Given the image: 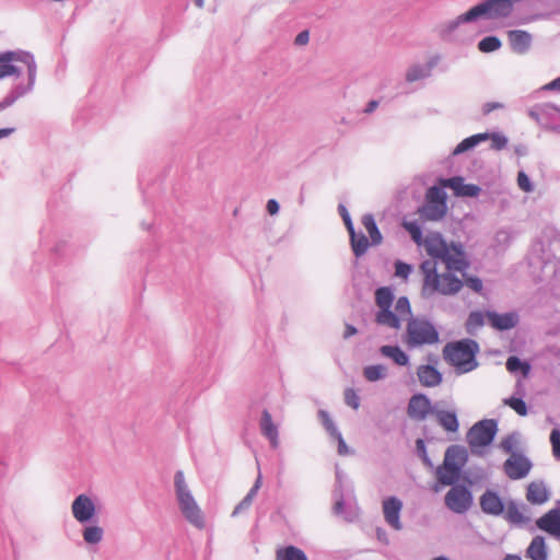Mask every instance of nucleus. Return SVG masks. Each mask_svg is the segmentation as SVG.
I'll return each instance as SVG.
<instances>
[{"label":"nucleus","mask_w":560,"mask_h":560,"mask_svg":"<svg viewBox=\"0 0 560 560\" xmlns=\"http://www.w3.org/2000/svg\"><path fill=\"white\" fill-rule=\"evenodd\" d=\"M427 254L434 259H441L450 271H458L463 275L465 284L476 293L483 289L482 280L478 276L467 275L470 260L460 242L447 243L441 233H435L431 240L425 242Z\"/></svg>","instance_id":"nucleus-1"},{"label":"nucleus","mask_w":560,"mask_h":560,"mask_svg":"<svg viewBox=\"0 0 560 560\" xmlns=\"http://www.w3.org/2000/svg\"><path fill=\"white\" fill-rule=\"evenodd\" d=\"M479 343L471 338L447 342L443 348L444 360L455 368L457 374H466L478 368Z\"/></svg>","instance_id":"nucleus-2"},{"label":"nucleus","mask_w":560,"mask_h":560,"mask_svg":"<svg viewBox=\"0 0 560 560\" xmlns=\"http://www.w3.org/2000/svg\"><path fill=\"white\" fill-rule=\"evenodd\" d=\"M467 462L468 452L464 446L457 444L448 446L444 454L443 464L435 469L438 482L433 486V491L439 492L442 487L458 481Z\"/></svg>","instance_id":"nucleus-3"},{"label":"nucleus","mask_w":560,"mask_h":560,"mask_svg":"<svg viewBox=\"0 0 560 560\" xmlns=\"http://www.w3.org/2000/svg\"><path fill=\"white\" fill-rule=\"evenodd\" d=\"M14 62H22L27 68V84L34 85L37 74V66L31 51L16 49L0 52V79L20 77L22 70Z\"/></svg>","instance_id":"nucleus-4"},{"label":"nucleus","mask_w":560,"mask_h":560,"mask_svg":"<svg viewBox=\"0 0 560 560\" xmlns=\"http://www.w3.org/2000/svg\"><path fill=\"white\" fill-rule=\"evenodd\" d=\"M174 488L179 510L183 516L191 525L201 529L205 527V518L194 495L191 494L183 470H177L174 475Z\"/></svg>","instance_id":"nucleus-5"},{"label":"nucleus","mask_w":560,"mask_h":560,"mask_svg":"<svg viewBox=\"0 0 560 560\" xmlns=\"http://www.w3.org/2000/svg\"><path fill=\"white\" fill-rule=\"evenodd\" d=\"M440 341V332L435 325L425 317H410L406 327V343L409 349Z\"/></svg>","instance_id":"nucleus-6"},{"label":"nucleus","mask_w":560,"mask_h":560,"mask_svg":"<svg viewBox=\"0 0 560 560\" xmlns=\"http://www.w3.org/2000/svg\"><path fill=\"white\" fill-rule=\"evenodd\" d=\"M499 431L497 419H482L477 421L467 432L466 440L470 452L476 456H485L486 448L491 446Z\"/></svg>","instance_id":"nucleus-7"},{"label":"nucleus","mask_w":560,"mask_h":560,"mask_svg":"<svg viewBox=\"0 0 560 560\" xmlns=\"http://www.w3.org/2000/svg\"><path fill=\"white\" fill-rule=\"evenodd\" d=\"M443 183L440 186L433 185L427 189L425 202L418 209L421 219L428 221H440L447 212V194Z\"/></svg>","instance_id":"nucleus-8"},{"label":"nucleus","mask_w":560,"mask_h":560,"mask_svg":"<svg viewBox=\"0 0 560 560\" xmlns=\"http://www.w3.org/2000/svg\"><path fill=\"white\" fill-rule=\"evenodd\" d=\"M528 116L542 129L560 135V107L552 103L536 104L528 109Z\"/></svg>","instance_id":"nucleus-9"},{"label":"nucleus","mask_w":560,"mask_h":560,"mask_svg":"<svg viewBox=\"0 0 560 560\" xmlns=\"http://www.w3.org/2000/svg\"><path fill=\"white\" fill-rule=\"evenodd\" d=\"M450 486L452 488L444 498L446 508L456 514L466 513L474 503L472 491L466 485H458L457 481Z\"/></svg>","instance_id":"nucleus-10"},{"label":"nucleus","mask_w":560,"mask_h":560,"mask_svg":"<svg viewBox=\"0 0 560 560\" xmlns=\"http://www.w3.org/2000/svg\"><path fill=\"white\" fill-rule=\"evenodd\" d=\"M72 515L80 524H91L97 521L96 506L88 494H79L71 504Z\"/></svg>","instance_id":"nucleus-11"},{"label":"nucleus","mask_w":560,"mask_h":560,"mask_svg":"<svg viewBox=\"0 0 560 560\" xmlns=\"http://www.w3.org/2000/svg\"><path fill=\"white\" fill-rule=\"evenodd\" d=\"M533 462L524 454H514L505 459L503 470L512 480H520L528 476Z\"/></svg>","instance_id":"nucleus-12"},{"label":"nucleus","mask_w":560,"mask_h":560,"mask_svg":"<svg viewBox=\"0 0 560 560\" xmlns=\"http://www.w3.org/2000/svg\"><path fill=\"white\" fill-rule=\"evenodd\" d=\"M540 258L544 265L560 261V233L557 230L550 228L544 231Z\"/></svg>","instance_id":"nucleus-13"},{"label":"nucleus","mask_w":560,"mask_h":560,"mask_svg":"<svg viewBox=\"0 0 560 560\" xmlns=\"http://www.w3.org/2000/svg\"><path fill=\"white\" fill-rule=\"evenodd\" d=\"M436 411L431 399L423 393L413 394L407 406V413L413 420H424L429 415H433Z\"/></svg>","instance_id":"nucleus-14"},{"label":"nucleus","mask_w":560,"mask_h":560,"mask_svg":"<svg viewBox=\"0 0 560 560\" xmlns=\"http://www.w3.org/2000/svg\"><path fill=\"white\" fill-rule=\"evenodd\" d=\"M481 511L487 515L501 516L505 512V501L498 491L487 489L479 498Z\"/></svg>","instance_id":"nucleus-15"},{"label":"nucleus","mask_w":560,"mask_h":560,"mask_svg":"<svg viewBox=\"0 0 560 560\" xmlns=\"http://www.w3.org/2000/svg\"><path fill=\"white\" fill-rule=\"evenodd\" d=\"M440 182L447 188L452 189L456 197L477 198L482 190L479 185L465 183V179L462 176L441 178Z\"/></svg>","instance_id":"nucleus-16"},{"label":"nucleus","mask_w":560,"mask_h":560,"mask_svg":"<svg viewBox=\"0 0 560 560\" xmlns=\"http://www.w3.org/2000/svg\"><path fill=\"white\" fill-rule=\"evenodd\" d=\"M486 316L490 326L499 331L511 330L520 323V315L515 311L502 314L495 311H486Z\"/></svg>","instance_id":"nucleus-17"},{"label":"nucleus","mask_w":560,"mask_h":560,"mask_svg":"<svg viewBox=\"0 0 560 560\" xmlns=\"http://www.w3.org/2000/svg\"><path fill=\"white\" fill-rule=\"evenodd\" d=\"M438 259H425L420 265V270L424 276L423 285H422V295L429 296L431 295L432 290H438L439 288V279H441V273L438 272L436 268Z\"/></svg>","instance_id":"nucleus-18"},{"label":"nucleus","mask_w":560,"mask_h":560,"mask_svg":"<svg viewBox=\"0 0 560 560\" xmlns=\"http://www.w3.org/2000/svg\"><path fill=\"white\" fill-rule=\"evenodd\" d=\"M478 19L474 13L472 8H470L465 13L458 15L456 19L447 21L439 25L438 31L441 39L443 40H452L454 37L455 31L465 23H474L477 22Z\"/></svg>","instance_id":"nucleus-19"},{"label":"nucleus","mask_w":560,"mask_h":560,"mask_svg":"<svg viewBox=\"0 0 560 560\" xmlns=\"http://www.w3.org/2000/svg\"><path fill=\"white\" fill-rule=\"evenodd\" d=\"M402 510V502L397 497H388L383 501V513L384 518L388 525H390L394 529L400 530L402 528V524L400 521V513Z\"/></svg>","instance_id":"nucleus-20"},{"label":"nucleus","mask_w":560,"mask_h":560,"mask_svg":"<svg viewBox=\"0 0 560 560\" xmlns=\"http://www.w3.org/2000/svg\"><path fill=\"white\" fill-rule=\"evenodd\" d=\"M508 39L511 49L520 55L526 54L530 49L533 43L532 34L524 30L509 31Z\"/></svg>","instance_id":"nucleus-21"},{"label":"nucleus","mask_w":560,"mask_h":560,"mask_svg":"<svg viewBox=\"0 0 560 560\" xmlns=\"http://www.w3.org/2000/svg\"><path fill=\"white\" fill-rule=\"evenodd\" d=\"M454 272L455 271L447 270V272L442 273L441 279H439L438 290H432L431 294L440 293L442 295H454L458 293L464 285V281Z\"/></svg>","instance_id":"nucleus-22"},{"label":"nucleus","mask_w":560,"mask_h":560,"mask_svg":"<svg viewBox=\"0 0 560 560\" xmlns=\"http://www.w3.org/2000/svg\"><path fill=\"white\" fill-rule=\"evenodd\" d=\"M536 526L555 537H560V509L555 508L546 512L536 521Z\"/></svg>","instance_id":"nucleus-23"},{"label":"nucleus","mask_w":560,"mask_h":560,"mask_svg":"<svg viewBox=\"0 0 560 560\" xmlns=\"http://www.w3.org/2000/svg\"><path fill=\"white\" fill-rule=\"evenodd\" d=\"M332 513L348 523H353L359 520L360 509L353 500H342L340 498L334 502Z\"/></svg>","instance_id":"nucleus-24"},{"label":"nucleus","mask_w":560,"mask_h":560,"mask_svg":"<svg viewBox=\"0 0 560 560\" xmlns=\"http://www.w3.org/2000/svg\"><path fill=\"white\" fill-rule=\"evenodd\" d=\"M419 382L424 387H435L442 384L443 374L433 364H421L417 369Z\"/></svg>","instance_id":"nucleus-25"},{"label":"nucleus","mask_w":560,"mask_h":560,"mask_svg":"<svg viewBox=\"0 0 560 560\" xmlns=\"http://www.w3.org/2000/svg\"><path fill=\"white\" fill-rule=\"evenodd\" d=\"M261 434L270 442L271 448L279 446V431L278 427L273 423L271 413L268 409H264L259 422Z\"/></svg>","instance_id":"nucleus-26"},{"label":"nucleus","mask_w":560,"mask_h":560,"mask_svg":"<svg viewBox=\"0 0 560 560\" xmlns=\"http://www.w3.org/2000/svg\"><path fill=\"white\" fill-rule=\"evenodd\" d=\"M435 416L436 422L441 425L447 433H457L459 430V420L457 417V412L455 410H444L438 409L433 413Z\"/></svg>","instance_id":"nucleus-27"},{"label":"nucleus","mask_w":560,"mask_h":560,"mask_svg":"<svg viewBox=\"0 0 560 560\" xmlns=\"http://www.w3.org/2000/svg\"><path fill=\"white\" fill-rule=\"evenodd\" d=\"M550 492L544 481H533L527 486L526 499L529 503L540 505L549 500Z\"/></svg>","instance_id":"nucleus-28"},{"label":"nucleus","mask_w":560,"mask_h":560,"mask_svg":"<svg viewBox=\"0 0 560 560\" xmlns=\"http://www.w3.org/2000/svg\"><path fill=\"white\" fill-rule=\"evenodd\" d=\"M526 557L532 560H547L548 548L544 536H535L526 549Z\"/></svg>","instance_id":"nucleus-29"},{"label":"nucleus","mask_w":560,"mask_h":560,"mask_svg":"<svg viewBox=\"0 0 560 560\" xmlns=\"http://www.w3.org/2000/svg\"><path fill=\"white\" fill-rule=\"evenodd\" d=\"M380 353L399 366H407L410 362L409 355L397 345H384L380 348Z\"/></svg>","instance_id":"nucleus-30"},{"label":"nucleus","mask_w":560,"mask_h":560,"mask_svg":"<svg viewBox=\"0 0 560 560\" xmlns=\"http://www.w3.org/2000/svg\"><path fill=\"white\" fill-rule=\"evenodd\" d=\"M489 137H490V132H482V133H476V135L465 138L455 147V149L453 150V155H459L467 151L472 150L482 141L488 140Z\"/></svg>","instance_id":"nucleus-31"},{"label":"nucleus","mask_w":560,"mask_h":560,"mask_svg":"<svg viewBox=\"0 0 560 560\" xmlns=\"http://www.w3.org/2000/svg\"><path fill=\"white\" fill-rule=\"evenodd\" d=\"M375 323L398 329L401 326V318L392 308H380L375 314Z\"/></svg>","instance_id":"nucleus-32"},{"label":"nucleus","mask_w":560,"mask_h":560,"mask_svg":"<svg viewBox=\"0 0 560 560\" xmlns=\"http://www.w3.org/2000/svg\"><path fill=\"white\" fill-rule=\"evenodd\" d=\"M505 366L511 374L520 373L523 377H528L532 371V364L517 355H510L505 362Z\"/></svg>","instance_id":"nucleus-33"},{"label":"nucleus","mask_w":560,"mask_h":560,"mask_svg":"<svg viewBox=\"0 0 560 560\" xmlns=\"http://www.w3.org/2000/svg\"><path fill=\"white\" fill-rule=\"evenodd\" d=\"M361 221L369 233L371 244L373 246H377V245L382 244L383 234L376 224L374 215L372 213H365V214H363Z\"/></svg>","instance_id":"nucleus-34"},{"label":"nucleus","mask_w":560,"mask_h":560,"mask_svg":"<svg viewBox=\"0 0 560 560\" xmlns=\"http://www.w3.org/2000/svg\"><path fill=\"white\" fill-rule=\"evenodd\" d=\"M34 85L19 83L12 88L10 93L0 101V110H3L15 103L20 97L24 96L33 90Z\"/></svg>","instance_id":"nucleus-35"},{"label":"nucleus","mask_w":560,"mask_h":560,"mask_svg":"<svg viewBox=\"0 0 560 560\" xmlns=\"http://www.w3.org/2000/svg\"><path fill=\"white\" fill-rule=\"evenodd\" d=\"M371 245L370 238L361 231L350 237V246L355 258L365 255Z\"/></svg>","instance_id":"nucleus-36"},{"label":"nucleus","mask_w":560,"mask_h":560,"mask_svg":"<svg viewBox=\"0 0 560 560\" xmlns=\"http://www.w3.org/2000/svg\"><path fill=\"white\" fill-rule=\"evenodd\" d=\"M435 61L431 60L425 66L413 65L411 66L406 73V81L409 83L416 82L418 80L424 79L430 75L432 68L435 66Z\"/></svg>","instance_id":"nucleus-37"},{"label":"nucleus","mask_w":560,"mask_h":560,"mask_svg":"<svg viewBox=\"0 0 560 560\" xmlns=\"http://www.w3.org/2000/svg\"><path fill=\"white\" fill-rule=\"evenodd\" d=\"M276 560H308V558L304 550L294 545H289L277 550Z\"/></svg>","instance_id":"nucleus-38"},{"label":"nucleus","mask_w":560,"mask_h":560,"mask_svg":"<svg viewBox=\"0 0 560 560\" xmlns=\"http://www.w3.org/2000/svg\"><path fill=\"white\" fill-rule=\"evenodd\" d=\"M394 300L395 293L393 287L385 285L375 290V304L378 308H392Z\"/></svg>","instance_id":"nucleus-39"},{"label":"nucleus","mask_w":560,"mask_h":560,"mask_svg":"<svg viewBox=\"0 0 560 560\" xmlns=\"http://www.w3.org/2000/svg\"><path fill=\"white\" fill-rule=\"evenodd\" d=\"M486 312L482 311H472L469 313L466 322L465 329L466 332L470 336L476 334V330L485 325Z\"/></svg>","instance_id":"nucleus-40"},{"label":"nucleus","mask_w":560,"mask_h":560,"mask_svg":"<svg viewBox=\"0 0 560 560\" xmlns=\"http://www.w3.org/2000/svg\"><path fill=\"white\" fill-rule=\"evenodd\" d=\"M388 375L387 366L384 364H372L363 369V376L369 382H378Z\"/></svg>","instance_id":"nucleus-41"},{"label":"nucleus","mask_w":560,"mask_h":560,"mask_svg":"<svg viewBox=\"0 0 560 560\" xmlns=\"http://www.w3.org/2000/svg\"><path fill=\"white\" fill-rule=\"evenodd\" d=\"M520 438L521 433L518 431H513L509 435H506L501 442L499 447L506 454H510V456L514 454H520L521 452H517V447L520 444Z\"/></svg>","instance_id":"nucleus-42"},{"label":"nucleus","mask_w":560,"mask_h":560,"mask_svg":"<svg viewBox=\"0 0 560 560\" xmlns=\"http://www.w3.org/2000/svg\"><path fill=\"white\" fill-rule=\"evenodd\" d=\"M506 506H508V511H506L505 518L510 523L516 524V525H523L529 521V518L527 516H525L523 514V512L520 511L518 505L516 504L515 501L510 500L508 502Z\"/></svg>","instance_id":"nucleus-43"},{"label":"nucleus","mask_w":560,"mask_h":560,"mask_svg":"<svg viewBox=\"0 0 560 560\" xmlns=\"http://www.w3.org/2000/svg\"><path fill=\"white\" fill-rule=\"evenodd\" d=\"M82 535L86 544L96 545L102 541L104 529L98 525H88L83 528Z\"/></svg>","instance_id":"nucleus-44"},{"label":"nucleus","mask_w":560,"mask_h":560,"mask_svg":"<svg viewBox=\"0 0 560 560\" xmlns=\"http://www.w3.org/2000/svg\"><path fill=\"white\" fill-rule=\"evenodd\" d=\"M477 47L481 52L490 54L499 50L502 47V42L498 36L489 35L480 39Z\"/></svg>","instance_id":"nucleus-45"},{"label":"nucleus","mask_w":560,"mask_h":560,"mask_svg":"<svg viewBox=\"0 0 560 560\" xmlns=\"http://www.w3.org/2000/svg\"><path fill=\"white\" fill-rule=\"evenodd\" d=\"M503 402L504 405L512 408L521 417L528 415V406L522 397L511 396L505 398Z\"/></svg>","instance_id":"nucleus-46"},{"label":"nucleus","mask_w":560,"mask_h":560,"mask_svg":"<svg viewBox=\"0 0 560 560\" xmlns=\"http://www.w3.org/2000/svg\"><path fill=\"white\" fill-rule=\"evenodd\" d=\"M317 417L329 435H336L338 433L339 430L328 411L319 409L317 411Z\"/></svg>","instance_id":"nucleus-47"},{"label":"nucleus","mask_w":560,"mask_h":560,"mask_svg":"<svg viewBox=\"0 0 560 560\" xmlns=\"http://www.w3.org/2000/svg\"><path fill=\"white\" fill-rule=\"evenodd\" d=\"M404 228L410 234L411 240L418 244L422 242L423 231L422 225L417 221H405Z\"/></svg>","instance_id":"nucleus-48"},{"label":"nucleus","mask_w":560,"mask_h":560,"mask_svg":"<svg viewBox=\"0 0 560 560\" xmlns=\"http://www.w3.org/2000/svg\"><path fill=\"white\" fill-rule=\"evenodd\" d=\"M332 498L335 501H338L340 498L342 500L355 501L353 487L346 489L343 482L335 483L332 490Z\"/></svg>","instance_id":"nucleus-49"},{"label":"nucleus","mask_w":560,"mask_h":560,"mask_svg":"<svg viewBox=\"0 0 560 560\" xmlns=\"http://www.w3.org/2000/svg\"><path fill=\"white\" fill-rule=\"evenodd\" d=\"M416 453H417V456L422 460L424 466H427L428 468H431V469L434 467L433 462L431 460V458L428 454L425 441L423 439H418L416 441Z\"/></svg>","instance_id":"nucleus-50"},{"label":"nucleus","mask_w":560,"mask_h":560,"mask_svg":"<svg viewBox=\"0 0 560 560\" xmlns=\"http://www.w3.org/2000/svg\"><path fill=\"white\" fill-rule=\"evenodd\" d=\"M395 276L407 280L411 272L413 271V266L411 264L405 262L400 259H397L394 262Z\"/></svg>","instance_id":"nucleus-51"},{"label":"nucleus","mask_w":560,"mask_h":560,"mask_svg":"<svg viewBox=\"0 0 560 560\" xmlns=\"http://www.w3.org/2000/svg\"><path fill=\"white\" fill-rule=\"evenodd\" d=\"M517 185L524 192H532L535 188L532 179L524 171H520L517 174Z\"/></svg>","instance_id":"nucleus-52"},{"label":"nucleus","mask_w":560,"mask_h":560,"mask_svg":"<svg viewBox=\"0 0 560 560\" xmlns=\"http://www.w3.org/2000/svg\"><path fill=\"white\" fill-rule=\"evenodd\" d=\"M550 443L552 446V455L560 460V429L553 428L550 433Z\"/></svg>","instance_id":"nucleus-53"},{"label":"nucleus","mask_w":560,"mask_h":560,"mask_svg":"<svg viewBox=\"0 0 560 560\" xmlns=\"http://www.w3.org/2000/svg\"><path fill=\"white\" fill-rule=\"evenodd\" d=\"M345 402L353 408L354 410L360 407V397L353 388H346L345 390Z\"/></svg>","instance_id":"nucleus-54"},{"label":"nucleus","mask_w":560,"mask_h":560,"mask_svg":"<svg viewBox=\"0 0 560 560\" xmlns=\"http://www.w3.org/2000/svg\"><path fill=\"white\" fill-rule=\"evenodd\" d=\"M489 139L492 140L491 148L498 151L504 149L509 141L508 137L500 132L490 133Z\"/></svg>","instance_id":"nucleus-55"},{"label":"nucleus","mask_w":560,"mask_h":560,"mask_svg":"<svg viewBox=\"0 0 560 560\" xmlns=\"http://www.w3.org/2000/svg\"><path fill=\"white\" fill-rule=\"evenodd\" d=\"M395 308L398 313L402 314V315H410L412 316V311H411V305H410V301L407 296H400L398 298L397 302H396V305H395Z\"/></svg>","instance_id":"nucleus-56"},{"label":"nucleus","mask_w":560,"mask_h":560,"mask_svg":"<svg viewBox=\"0 0 560 560\" xmlns=\"http://www.w3.org/2000/svg\"><path fill=\"white\" fill-rule=\"evenodd\" d=\"M332 439L337 440L338 442V446H337V450H338V454L339 455H348L350 454V448L349 446L347 445L345 439L342 438V434L340 431H338V433L336 435H330Z\"/></svg>","instance_id":"nucleus-57"},{"label":"nucleus","mask_w":560,"mask_h":560,"mask_svg":"<svg viewBox=\"0 0 560 560\" xmlns=\"http://www.w3.org/2000/svg\"><path fill=\"white\" fill-rule=\"evenodd\" d=\"M504 104L501 102H487L482 105V114L485 116L489 115L491 112L495 109H502L504 108Z\"/></svg>","instance_id":"nucleus-58"},{"label":"nucleus","mask_w":560,"mask_h":560,"mask_svg":"<svg viewBox=\"0 0 560 560\" xmlns=\"http://www.w3.org/2000/svg\"><path fill=\"white\" fill-rule=\"evenodd\" d=\"M260 487H261V476L258 475V477L256 478L253 487L249 489V491L247 492L245 498L248 499L253 503V500L256 497V494H257L258 490L260 489Z\"/></svg>","instance_id":"nucleus-59"},{"label":"nucleus","mask_w":560,"mask_h":560,"mask_svg":"<svg viewBox=\"0 0 560 560\" xmlns=\"http://www.w3.org/2000/svg\"><path fill=\"white\" fill-rule=\"evenodd\" d=\"M252 505V502L246 499L245 497L242 499V501L234 508L233 512H232V516H237L238 514H241L242 512L248 510Z\"/></svg>","instance_id":"nucleus-60"},{"label":"nucleus","mask_w":560,"mask_h":560,"mask_svg":"<svg viewBox=\"0 0 560 560\" xmlns=\"http://www.w3.org/2000/svg\"><path fill=\"white\" fill-rule=\"evenodd\" d=\"M494 240L498 244H504L508 246L511 243V235L506 231H499L497 232Z\"/></svg>","instance_id":"nucleus-61"},{"label":"nucleus","mask_w":560,"mask_h":560,"mask_svg":"<svg viewBox=\"0 0 560 560\" xmlns=\"http://www.w3.org/2000/svg\"><path fill=\"white\" fill-rule=\"evenodd\" d=\"M266 209L270 215H276L280 210V203L276 199H269L267 201Z\"/></svg>","instance_id":"nucleus-62"},{"label":"nucleus","mask_w":560,"mask_h":560,"mask_svg":"<svg viewBox=\"0 0 560 560\" xmlns=\"http://www.w3.org/2000/svg\"><path fill=\"white\" fill-rule=\"evenodd\" d=\"M308 40H310V32L307 30H304L295 36L294 44L302 46V45H306L308 43Z\"/></svg>","instance_id":"nucleus-63"},{"label":"nucleus","mask_w":560,"mask_h":560,"mask_svg":"<svg viewBox=\"0 0 560 560\" xmlns=\"http://www.w3.org/2000/svg\"><path fill=\"white\" fill-rule=\"evenodd\" d=\"M547 91H559L560 92V77L556 78L555 80L550 81L544 86Z\"/></svg>","instance_id":"nucleus-64"}]
</instances>
